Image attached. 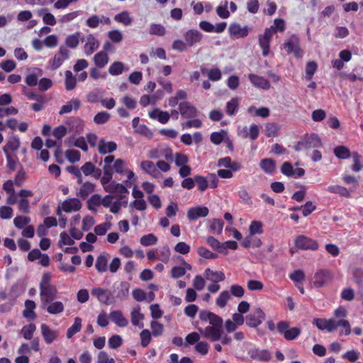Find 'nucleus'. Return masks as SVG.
Instances as JSON below:
<instances>
[{"instance_id": "nucleus-8", "label": "nucleus", "mask_w": 363, "mask_h": 363, "mask_svg": "<svg viewBox=\"0 0 363 363\" xmlns=\"http://www.w3.org/2000/svg\"><path fill=\"white\" fill-rule=\"evenodd\" d=\"M69 58V51L64 45H61L58 52L55 55L52 60L50 61V65L52 70L58 69L62 63Z\"/></svg>"}, {"instance_id": "nucleus-50", "label": "nucleus", "mask_w": 363, "mask_h": 363, "mask_svg": "<svg viewBox=\"0 0 363 363\" xmlns=\"http://www.w3.org/2000/svg\"><path fill=\"white\" fill-rule=\"evenodd\" d=\"M249 232L251 236L263 233V225L260 221L253 220L249 227Z\"/></svg>"}, {"instance_id": "nucleus-29", "label": "nucleus", "mask_w": 363, "mask_h": 363, "mask_svg": "<svg viewBox=\"0 0 363 363\" xmlns=\"http://www.w3.org/2000/svg\"><path fill=\"white\" fill-rule=\"evenodd\" d=\"M140 167L147 174H150L153 177H157L158 174H160V172L152 161H143L140 164Z\"/></svg>"}, {"instance_id": "nucleus-35", "label": "nucleus", "mask_w": 363, "mask_h": 363, "mask_svg": "<svg viewBox=\"0 0 363 363\" xmlns=\"http://www.w3.org/2000/svg\"><path fill=\"white\" fill-rule=\"evenodd\" d=\"M334 155L339 159L345 160L352 156V153L349 148L344 145H339L334 148Z\"/></svg>"}, {"instance_id": "nucleus-14", "label": "nucleus", "mask_w": 363, "mask_h": 363, "mask_svg": "<svg viewBox=\"0 0 363 363\" xmlns=\"http://www.w3.org/2000/svg\"><path fill=\"white\" fill-rule=\"evenodd\" d=\"M179 109L182 117L184 118H193L197 116V109L188 101L180 103Z\"/></svg>"}, {"instance_id": "nucleus-44", "label": "nucleus", "mask_w": 363, "mask_h": 363, "mask_svg": "<svg viewBox=\"0 0 363 363\" xmlns=\"http://www.w3.org/2000/svg\"><path fill=\"white\" fill-rule=\"evenodd\" d=\"M36 330V326L33 323L24 325L21 329V334L24 339L30 340L33 339V334Z\"/></svg>"}, {"instance_id": "nucleus-15", "label": "nucleus", "mask_w": 363, "mask_h": 363, "mask_svg": "<svg viewBox=\"0 0 363 363\" xmlns=\"http://www.w3.org/2000/svg\"><path fill=\"white\" fill-rule=\"evenodd\" d=\"M229 34L235 38H243L248 35L249 28L247 26L242 27L239 23H234L230 25L228 28Z\"/></svg>"}, {"instance_id": "nucleus-13", "label": "nucleus", "mask_w": 363, "mask_h": 363, "mask_svg": "<svg viewBox=\"0 0 363 363\" xmlns=\"http://www.w3.org/2000/svg\"><path fill=\"white\" fill-rule=\"evenodd\" d=\"M184 38L188 47H192L201 42L203 34L196 29H190L184 34Z\"/></svg>"}, {"instance_id": "nucleus-39", "label": "nucleus", "mask_w": 363, "mask_h": 363, "mask_svg": "<svg viewBox=\"0 0 363 363\" xmlns=\"http://www.w3.org/2000/svg\"><path fill=\"white\" fill-rule=\"evenodd\" d=\"M20 141L18 138L16 137L11 138L6 145L4 147L3 150L5 154L9 153V151H16L19 148Z\"/></svg>"}, {"instance_id": "nucleus-7", "label": "nucleus", "mask_w": 363, "mask_h": 363, "mask_svg": "<svg viewBox=\"0 0 363 363\" xmlns=\"http://www.w3.org/2000/svg\"><path fill=\"white\" fill-rule=\"evenodd\" d=\"M266 315L260 308H256L245 317L246 325L250 328H257L265 320Z\"/></svg>"}, {"instance_id": "nucleus-58", "label": "nucleus", "mask_w": 363, "mask_h": 363, "mask_svg": "<svg viewBox=\"0 0 363 363\" xmlns=\"http://www.w3.org/2000/svg\"><path fill=\"white\" fill-rule=\"evenodd\" d=\"M130 284L126 281H122L118 291V298L123 299L126 298L129 294Z\"/></svg>"}, {"instance_id": "nucleus-62", "label": "nucleus", "mask_w": 363, "mask_h": 363, "mask_svg": "<svg viewBox=\"0 0 363 363\" xmlns=\"http://www.w3.org/2000/svg\"><path fill=\"white\" fill-rule=\"evenodd\" d=\"M111 118L108 113L106 111H101L95 115L94 121L95 123L101 125L106 123Z\"/></svg>"}, {"instance_id": "nucleus-60", "label": "nucleus", "mask_w": 363, "mask_h": 363, "mask_svg": "<svg viewBox=\"0 0 363 363\" xmlns=\"http://www.w3.org/2000/svg\"><path fill=\"white\" fill-rule=\"evenodd\" d=\"M195 183H196L198 189L200 191H206L208 187V182L203 176L201 175H196L194 177Z\"/></svg>"}, {"instance_id": "nucleus-2", "label": "nucleus", "mask_w": 363, "mask_h": 363, "mask_svg": "<svg viewBox=\"0 0 363 363\" xmlns=\"http://www.w3.org/2000/svg\"><path fill=\"white\" fill-rule=\"evenodd\" d=\"M313 323L320 330H326L332 333L337 330L338 327H342L345 329L344 334L348 335L351 333V327L347 320L342 319L336 320L334 318H314Z\"/></svg>"}, {"instance_id": "nucleus-16", "label": "nucleus", "mask_w": 363, "mask_h": 363, "mask_svg": "<svg viewBox=\"0 0 363 363\" xmlns=\"http://www.w3.org/2000/svg\"><path fill=\"white\" fill-rule=\"evenodd\" d=\"M248 79L252 85L258 89L268 90L270 88L269 80L264 77L255 74H249Z\"/></svg>"}, {"instance_id": "nucleus-41", "label": "nucleus", "mask_w": 363, "mask_h": 363, "mask_svg": "<svg viewBox=\"0 0 363 363\" xmlns=\"http://www.w3.org/2000/svg\"><path fill=\"white\" fill-rule=\"evenodd\" d=\"M124 70V64L118 61L113 62L108 68V72L112 76L121 74Z\"/></svg>"}, {"instance_id": "nucleus-23", "label": "nucleus", "mask_w": 363, "mask_h": 363, "mask_svg": "<svg viewBox=\"0 0 363 363\" xmlns=\"http://www.w3.org/2000/svg\"><path fill=\"white\" fill-rule=\"evenodd\" d=\"M249 354L252 359L263 362H268L272 358V354L267 350L254 349L249 352Z\"/></svg>"}, {"instance_id": "nucleus-47", "label": "nucleus", "mask_w": 363, "mask_h": 363, "mask_svg": "<svg viewBox=\"0 0 363 363\" xmlns=\"http://www.w3.org/2000/svg\"><path fill=\"white\" fill-rule=\"evenodd\" d=\"M230 298V292L227 290L223 291L216 298V305L220 308H224Z\"/></svg>"}, {"instance_id": "nucleus-27", "label": "nucleus", "mask_w": 363, "mask_h": 363, "mask_svg": "<svg viewBox=\"0 0 363 363\" xmlns=\"http://www.w3.org/2000/svg\"><path fill=\"white\" fill-rule=\"evenodd\" d=\"M204 277L206 279L213 282L223 281L225 279V274L223 272H214L210 268H207L204 272Z\"/></svg>"}, {"instance_id": "nucleus-46", "label": "nucleus", "mask_w": 363, "mask_h": 363, "mask_svg": "<svg viewBox=\"0 0 363 363\" xmlns=\"http://www.w3.org/2000/svg\"><path fill=\"white\" fill-rule=\"evenodd\" d=\"M104 176L101 178V183L104 186H107L111 182L113 177V170L111 167L104 166Z\"/></svg>"}, {"instance_id": "nucleus-22", "label": "nucleus", "mask_w": 363, "mask_h": 363, "mask_svg": "<svg viewBox=\"0 0 363 363\" xmlns=\"http://www.w3.org/2000/svg\"><path fill=\"white\" fill-rule=\"evenodd\" d=\"M42 308L45 309L46 311L51 315H57L64 311L65 306L62 302L56 301H52L48 305H42Z\"/></svg>"}, {"instance_id": "nucleus-42", "label": "nucleus", "mask_w": 363, "mask_h": 363, "mask_svg": "<svg viewBox=\"0 0 363 363\" xmlns=\"http://www.w3.org/2000/svg\"><path fill=\"white\" fill-rule=\"evenodd\" d=\"M82 328V319L79 317L74 318L73 325L68 328L67 331V338H71L74 335L81 330Z\"/></svg>"}, {"instance_id": "nucleus-11", "label": "nucleus", "mask_w": 363, "mask_h": 363, "mask_svg": "<svg viewBox=\"0 0 363 363\" xmlns=\"http://www.w3.org/2000/svg\"><path fill=\"white\" fill-rule=\"evenodd\" d=\"M57 288L54 285L40 289L41 304L48 305L54 301L57 297Z\"/></svg>"}, {"instance_id": "nucleus-61", "label": "nucleus", "mask_w": 363, "mask_h": 363, "mask_svg": "<svg viewBox=\"0 0 363 363\" xmlns=\"http://www.w3.org/2000/svg\"><path fill=\"white\" fill-rule=\"evenodd\" d=\"M30 221V218L23 216H18L13 220L14 225L18 229H23Z\"/></svg>"}, {"instance_id": "nucleus-1", "label": "nucleus", "mask_w": 363, "mask_h": 363, "mask_svg": "<svg viewBox=\"0 0 363 363\" xmlns=\"http://www.w3.org/2000/svg\"><path fill=\"white\" fill-rule=\"evenodd\" d=\"M199 319L202 322H208V326L204 328H198L201 335L210 340L211 342H216L221 339L223 334V320L217 314L206 310L199 312Z\"/></svg>"}, {"instance_id": "nucleus-4", "label": "nucleus", "mask_w": 363, "mask_h": 363, "mask_svg": "<svg viewBox=\"0 0 363 363\" xmlns=\"http://www.w3.org/2000/svg\"><path fill=\"white\" fill-rule=\"evenodd\" d=\"M283 48L286 50L287 53H293L297 58L302 57L303 50L300 46V39L296 35H292L283 44Z\"/></svg>"}, {"instance_id": "nucleus-19", "label": "nucleus", "mask_w": 363, "mask_h": 363, "mask_svg": "<svg viewBox=\"0 0 363 363\" xmlns=\"http://www.w3.org/2000/svg\"><path fill=\"white\" fill-rule=\"evenodd\" d=\"M40 329L44 340L48 345L52 343L58 337V332L51 330L45 323H43L40 325Z\"/></svg>"}, {"instance_id": "nucleus-18", "label": "nucleus", "mask_w": 363, "mask_h": 363, "mask_svg": "<svg viewBox=\"0 0 363 363\" xmlns=\"http://www.w3.org/2000/svg\"><path fill=\"white\" fill-rule=\"evenodd\" d=\"M61 208L66 213L77 211L82 208V203L77 198L67 199L62 202Z\"/></svg>"}, {"instance_id": "nucleus-3", "label": "nucleus", "mask_w": 363, "mask_h": 363, "mask_svg": "<svg viewBox=\"0 0 363 363\" xmlns=\"http://www.w3.org/2000/svg\"><path fill=\"white\" fill-rule=\"evenodd\" d=\"M277 331L280 334L283 335L284 337L288 341L296 339L301 333L300 328L294 327L289 328V323L285 320L278 322L277 324Z\"/></svg>"}, {"instance_id": "nucleus-26", "label": "nucleus", "mask_w": 363, "mask_h": 363, "mask_svg": "<svg viewBox=\"0 0 363 363\" xmlns=\"http://www.w3.org/2000/svg\"><path fill=\"white\" fill-rule=\"evenodd\" d=\"M80 106L81 102L78 99H72L61 107L59 114L64 115L72 112V110L77 111L80 108Z\"/></svg>"}, {"instance_id": "nucleus-30", "label": "nucleus", "mask_w": 363, "mask_h": 363, "mask_svg": "<svg viewBox=\"0 0 363 363\" xmlns=\"http://www.w3.org/2000/svg\"><path fill=\"white\" fill-rule=\"evenodd\" d=\"M259 166L260 168L268 174H272L276 168L275 162L271 158L262 159L260 161Z\"/></svg>"}, {"instance_id": "nucleus-43", "label": "nucleus", "mask_w": 363, "mask_h": 363, "mask_svg": "<svg viewBox=\"0 0 363 363\" xmlns=\"http://www.w3.org/2000/svg\"><path fill=\"white\" fill-rule=\"evenodd\" d=\"M280 130V126L275 123H268L265 125V135L268 138L277 137Z\"/></svg>"}, {"instance_id": "nucleus-57", "label": "nucleus", "mask_w": 363, "mask_h": 363, "mask_svg": "<svg viewBox=\"0 0 363 363\" xmlns=\"http://www.w3.org/2000/svg\"><path fill=\"white\" fill-rule=\"evenodd\" d=\"M352 157L353 160V165L352 167V171L358 172L362 170L363 165L361 163V156L357 152H352Z\"/></svg>"}, {"instance_id": "nucleus-28", "label": "nucleus", "mask_w": 363, "mask_h": 363, "mask_svg": "<svg viewBox=\"0 0 363 363\" xmlns=\"http://www.w3.org/2000/svg\"><path fill=\"white\" fill-rule=\"evenodd\" d=\"M149 116L152 119H157L162 124L167 123L169 120L168 112L160 111L158 108H155L150 112Z\"/></svg>"}, {"instance_id": "nucleus-52", "label": "nucleus", "mask_w": 363, "mask_h": 363, "mask_svg": "<svg viewBox=\"0 0 363 363\" xmlns=\"http://www.w3.org/2000/svg\"><path fill=\"white\" fill-rule=\"evenodd\" d=\"M289 277L290 279L294 282H298L301 284H303L306 279L305 273L301 269L294 270L292 273L289 274Z\"/></svg>"}, {"instance_id": "nucleus-10", "label": "nucleus", "mask_w": 363, "mask_h": 363, "mask_svg": "<svg viewBox=\"0 0 363 363\" xmlns=\"http://www.w3.org/2000/svg\"><path fill=\"white\" fill-rule=\"evenodd\" d=\"M91 293L93 296L96 297L103 304L110 305L113 302V294L108 289L100 287L93 288Z\"/></svg>"}, {"instance_id": "nucleus-48", "label": "nucleus", "mask_w": 363, "mask_h": 363, "mask_svg": "<svg viewBox=\"0 0 363 363\" xmlns=\"http://www.w3.org/2000/svg\"><path fill=\"white\" fill-rule=\"evenodd\" d=\"M114 19L118 23H121L125 26H128L132 23V18H130L129 13L126 11H122L115 16Z\"/></svg>"}, {"instance_id": "nucleus-33", "label": "nucleus", "mask_w": 363, "mask_h": 363, "mask_svg": "<svg viewBox=\"0 0 363 363\" xmlns=\"http://www.w3.org/2000/svg\"><path fill=\"white\" fill-rule=\"evenodd\" d=\"M327 191L330 193L338 194L346 198H350L351 196L347 189L340 185H330L328 186Z\"/></svg>"}, {"instance_id": "nucleus-32", "label": "nucleus", "mask_w": 363, "mask_h": 363, "mask_svg": "<svg viewBox=\"0 0 363 363\" xmlns=\"http://www.w3.org/2000/svg\"><path fill=\"white\" fill-rule=\"evenodd\" d=\"M109 57L105 51L97 52L94 57V62L97 67L103 68L108 62Z\"/></svg>"}, {"instance_id": "nucleus-40", "label": "nucleus", "mask_w": 363, "mask_h": 363, "mask_svg": "<svg viewBox=\"0 0 363 363\" xmlns=\"http://www.w3.org/2000/svg\"><path fill=\"white\" fill-rule=\"evenodd\" d=\"M131 323L134 326H139L140 328L143 327V324L140 325V322H141L144 319V315L140 312V308H134L131 313Z\"/></svg>"}, {"instance_id": "nucleus-21", "label": "nucleus", "mask_w": 363, "mask_h": 363, "mask_svg": "<svg viewBox=\"0 0 363 363\" xmlns=\"http://www.w3.org/2000/svg\"><path fill=\"white\" fill-rule=\"evenodd\" d=\"M117 149V144L113 141L106 142L104 138H101L98 145V150L101 155H106L112 153Z\"/></svg>"}, {"instance_id": "nucleus-24", "label": "nucleus", "mask_w": 363, "mask_h": 363, "mask_svg": "<svg viewBox=\"0 0 363 363\" xmlns=\"http://www.w3.org/2000/svg\"><path fill=\"white\" fill-rule=\"evenodd\" d=\"M111 320L118 327L124 328L128 325V320L121 311H113L110 313Z\"/></svg>"}, {"instance_id": "nucleus-25", "label": "nucleus", "mask_w": 363, "mask_h": 363, "mask_svg": "<svg viewBox=\"0 0 363 363\" xmlns=\"http://www.w3.org/2000/svg\"><path fill=\"white\" fill-rule=\"evenodd\" d=\"M104 190L108 193H118L120 195L128 194L127 188L122 184L111 182L109 184L104 186Z\"/></svg>"}, {"instance_id": "nucleus-31", "label": "nucleus", "mask_w": 363, "mask_h": 363, "mask_svg": "<svg viewBox=\"0 0 363 363\" xmlns=\"http://www.w3.org/2000/svg\"><path fill=\"white\" fill-rule=\"evenodd\" d=\"M35 306V303L33 301L29 299L26 300L25 302L26 308L23 312V316L30 320L35 319L36 318V315L34 312Z\"/></svg>"}, {"instance_id": "nucleus-12", "label": "nucleus", "mask_w": 363, "mask_h": 363, "mask_svg": "<svg viewBox=\"0 0 363 363\" xmlns=\"http://www.w3.org/2000/svg\"><path fill=\"white\" fill-rule=\"evenodd\" d=\"M272 29L266 28L263 35L259 36V45L262 50V55L267 56L269 52L270 42L272 38Z\"/></svg>"}, {"instance_id": "nucleus-51", "label": "nucleus", "mask_w": 363, "mask_h": 363, "mask_svg": "<svg viewBox=\"0 0 363 363\" xmlns=\"http://www.w3.org/2000/svg\"><path fill=\"white\" fill-rule=\"evenodd\" d=\"M269 29H272V34L276 32H284L286 28V23L282 18H276L274 21V25L271 26Z\"/></svg>"}, {"instance_id": "nucleus-36", "label": "nucleus", "mask_w": 363, "mask_h": 363, "mask_svg": "<svg viewBox=\"0 0 363 363\" xmlns=\"http://www.w3.org/2000/svg\"><path fill=\"white\" fill-rule=\"evenodd\" d=\"M79 43V33L77 32L76 33L68 35L65 38V45L67 48H69L71 49L76 48Z\"/></svg>"}, {"instance_id": "nucleus-20", "label": "nucleus", "mask_w": 363, "mask_h": 363, "mask_svg": "<svg viewBox=\"0 0 363 363\" xmlns=\"http://www.w3.org/2000/svg\"><path fill=\"white\" fill-rule=\"evenodd\" d=\"M99 40L92 34L89 35L87 36L86 43L84 47V50L86 55H91L99 48Z\"/></svg>"}, {"instance_id": "nucleus-55", "label": "nucleus", "mask_w": 363, "mask_h": 363, "mask_svg": "<svg viewBox=\"0 0 363 363\" xmlns=\"http://www.w3.org/2000/svg\"><path fill=\"white\" fill-rule=\"evenodd\" d=\"M318 68L317 63L314 61L308 62L306 66V78L311 80Z\"/></svg>"}, {"instance_id": "nucleus-37", "label": "nucleus", "mask_w": 363, "mask_h": 363, "mask_svg": "<svg viewBox=\"0 0 363 363\" xmlns=\"http://www.w3.org/2000/svg\"><path fill=\"white\" fill-rule=\"evenodd\" d=\"M244 138L249 137L252 140H256L259 134V126L256 124H252L250 125L249 130H247V128H243Z\"/></svg>"}, {"instance_id": "nucleus-49", "label": "nucleus", "mask_w": 363, "mask_h": 363, "mask_svg": "<svg viewBox=\"0 0 363 363\" xmlns=\"http://www.w3.org/2000/svg\"><path fill=\"white\" fill-rule=\"evenodd\" d=\"M149 33L150 35L164 36L166 33V29L164 26L161 24L152 23L150 26Z\"/></svg>"}, {"instance_id": "nucleus-5", "label": "nucleus", "mask_w": 363, "mask_h": 363, "mask_svg": "<svg viewBox=\"0 0 363 363\" xmlns=\"http://www.w3.org/2000/svg\"><path fill=\"white\" fill-rule=\"evenodd\" d=\"M294 245L301 250H317L319 247V245L315 240L303 235L296 237Z\"/></svg>"}, {"instance_id": "nucleus-59", "label": "nucleus", "mask_w": 363, "mask_h": 363, "mask_svg": "<svg viewBox=\"0 0 363 363\" xmlns=\"http://www.w3.org/2000/svg\"><path fill=\"white\" fill-rule=\"evenodd\" d=\"M67 160L71 163H75L80 160L81 154L76 150H68L65 152Z\"/></svg>"}, {"instance_id": "nucleus-9", "label": "nucleus", "mask_w": 363, "mask_h": 363, "mask_svg": "<svg viewBox=\"0 0 363 363\" xmlns=\"http://www.w3.org/2000/svg\"><path fill=\"white\" fill-rule=\"evenodd\" d=\"M298 145L301 146L306 150L311 148H319L323 147V143L320 137L315 134L312 133L309 136H306L298 142Z\"/></svg>"}, {"instance_id": "nucleus-56", "label": "nucleus", "mask_w": 363, "mask_h": 363, "mask_svg": "<svg viewBox=\"0 0 363 363\" xmlns=\"http://www.w3.org/2000/svg\"><path fill=\"white\" fill-rule=\"evenodd\" d=\"M238 108V98H233L226 104V113L229 116L234 115Z\"/></svg>"}, {"instance_id": "nucleus-45", "label": "nucleus", "mask_w": 363, "mask_h": 363, "mask_svg": "<svg viewBox=\"0 0 363 363\" xmlns=\"http://www.w3.org/2000/svg\"><path fill=\"white\" fill-rule=\"evenodd\" d=\"M108 259L104 255H100L97 258L95 267L99 272H104L107 270Z\"/></svg>"}, {"instance_id": "nucleus-64", "label": "nucleus", "mask_w": 363, "mask_h": 363, "mask_svg": "<svg viewBox=\"0 0 363 363\" xmlns=\"http://www.w3.org/2000/svg\"><path fill=\"white\" fill-rule=\"evenodd\" d=\"M96 363H115V360L113 358L109 357L105 351H101L97 355Z\"/></svg>"}, {"instance_id": "nucleus-54", "label": "nucleus", "mask_w": 363, "mask_h": 363, "mask_svg": "<svg viewBox=\"0 0 363 363\" xmlns=\"http://www.w3.org/2000/svg\"><path fill=\"white\" fill-rule=\"evenodd\" d=\"M197 252L199 256L208 259H215L218 257L217 254L212 252L208 249L203 246L198 247Z\"/></svg>"}, {"instance_id": "nucleus-63", "label": "nucleus", "mask_w": 363, "mask_h": 363, "mask_svg": "<svg viewBox=\"0 0 363 363\" xmlns=\"http://www.w3.org/2000/svg\"><path fill=\"white\" fill-rule=\"evenodd\" d=\"M123 340L118 335H112L108 341V347L111 349H117L122 345Z\"/></svg>"}, {"instance_id": "nucleus-17", "label": "nucleus", "mask_w": 363, "mask_h": 363, "mask_svg": "<svg viewBox=\"0 0 363 363\" xmlns=\"http://www.w3.org/2000/svg\"><path fill=\"white\" fill-rule=\"evenodd\" d=\"M209 210L206 206H196L191 208L187 211V218L189 220H196L201 217L208 216Z\"/></svg>"}, {"instance_id": "nucleus-38", "label": "nucleus", "mask_w": 363, "mask_h": 363, "mask_svg": "<svg viewBox=\"0 0 363 363\" xmlns=\"http://www.w3.org/2000/svg\"><path fill=\"white\" fill-rule=\"evenodd\" d=\"M65 89L67 91H71L74 89L76 86L77 84V79L76 77L72 74V72L69 70L65 71Z\"/></svg>"}, {"instance_id": "nucleus-6", "label": "nucleus", "mask_w": 363, "mask_h": 363, "mask_svg": "<svg viewBox=\"0 0 363 363\" xmlns=\"http://www.w3.org/2000/svg\"><path fill=\"white\" fill-rule=\"evenodd\" d=\"M333 275L328 269H318L313 278V285L315 288H321L332 281Z\"/></svg>"}, {"instance_id": "nucleus-53", "label": "nucleus", "mask_w": 363, "mask_h": 363, "mask_svg": "<svg viewBox=\"0 0 363 363\" xmlns=\"http://www.w3.org/2000/svg\"><path fill=\"white\" fill-rule=\"evenodd\" d=\"M140 242L143 246H150L157 243V238L155 235L150 233L141 237Z\"/></svg>"}, {"instance_id": "nucleus-34", "label": "nucleus", "mask_w": 363, "mask_h": 363, "mask_svg": "<svg viewBox=\"0 0 363 363\" xmlns=\"http://www.w3.org/2000/svg\"><path fill=\"white\" fill-rule=\"evenodd\" d=\"M94 190L95 184L89 182H86L82 185L77 196L82 199H86L90 194L94 191Z\"/></svg>"}]
</instances>
